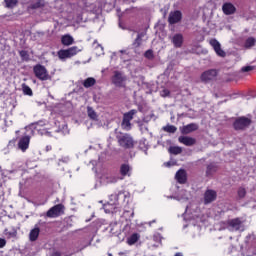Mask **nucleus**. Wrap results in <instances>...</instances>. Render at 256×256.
I'll use <instances>...</instances> for the list:
<instances>
[{
    "mask_svg": "<svg viewBox=\"0 0 256 256\" xmlns=\"http://www.w3.org/2000/svg\"><path fill=\"white\" fill-rule=\"evenodd\" d=\"M116 139L118 140L120 147H123L124 149H133V147H135V140H133V137L130 134L119 132L116 135Z\"/></svg>",
    "mask_w": 256,
    "mask_h": 256,
    "instance_id": "nucleus-1",
    "label": "nucleus"
},
{
    "mask_svg": "<svg viewBox=\"0 0 256 256\" xmlns=\"http://www.w3.org/2000/svg\"><path fill=\"white\" fill-rule=\"evenodd\" d=\"M77 53H81V49L77 46H72L68 49H61L57 52L58 59L60 61H67V59H71V57H75Z\"/></svg>",
    "mask_w": 256,
    "mask_h": 256,
    "instance_id": "nucleus-2",
    "label": "nucleus"
},
{
    "mask_svg": "<svg viewBox=\"0 0 256 256\" xmlns=\"http://www.w3.org/2000/svg\"><path fill=\"white\" fill-rule=\"evenodd\" d=\"M34 74L36 75L37 79H40V81H49V79H51L47 68L40 64L34 66Z\"/></svg>",
    "mask_w": 256,
    "mask_h": 256,
    "instance_id": "nucleus-3",
    "label": "nucleus"
},
{
    "mask_svg": "<svg viewBox=\"0 0 256 256\" xmlns=\"http://www.w3.org/2000/svg\"><path fill=\"white\" fill-rule=\"evenodd\" d=\"M65 213V206L63 204H57L50 208L46 215L47 217H50L51 219H55V217H59L60 215H63Z\"/></svg>",
    "mask_w": 256,
    "mask_h": 256,
    "instance_id": "nucleus-4",
    "label": "nucleus"
},
{
    "mask_svg": "<svg viewBox=\"0 0 256 256\" xmlns=\"http://www.w3.org/2000/svg\"><path fill=\"white\" fill-rule=\"evenodd\" d=\"M215 77H217V70L210 69L205 72H203L200 76V79L202 83H209L213 80H215Z\"/></svg>",
    "mask_w": 256,
    "mask_h": 256,
    "instance_id": "nucleus-5",
    "label": "nucleus"
},
{
    "mask_svg": "<svg viewBox=\"0 0 256 256\" xmlns=\"http://www.w3.org/2000/svg\"><path fill=\"white\" fill-rule=\"evenodd\" d=\"M249 125H251V119L246 118V117H241V118H238L234 122V129L239 131L241 129H245V128L249 127Z\"/></svg>",
    "mask_w": 256,
    "mask_h": 256,
    "instance_id": "nucleus-6",
    "label": "nucleus"
},
{
    "mask_svg": "<svg viewBox=\"0 0 256 256\" xmlns=\"http://www.w3.org/2000/svg\"><path fill=\"white\" fill-rule=\"evenodd\" d=\"M228 225L231 231H244L245 226L243 225V221L239 218L232 219L228 222Z\"/></svg>",
    "mask_w": 256,
    "mask_h": 256,
    "instance_id": "nucleus-7",
    "label": "nucleus"
},
{
    "mask_svg": "<svg viewBox=\"0 0 256 256\" xmlns=\"http://www.w3.org/2000/svg\"><path fill=\"white\" fill-rule=\"evenodd\" d=\"M125 81H127V77H125L123 73L119 71L114 72L112 82L114 83V85H116V87H123V83H125Z\"/></svg>",
    "mask_w": 256,
    "mask_h": 256,
    "instance_id": "nucleus-8",
    "label": "nucleus"
},
{
    "mask_svg": "<svg viewBox=\"0 0 256 256\" xmlns=\"http://www.w3.org/2000/svg\"><path fill=\"white\" fill-rule=\"evenodd\" d=\"M209 44L211 45V47H213L218 57H225L227 55L225 51L221 48V43H219L217 39H211Z\"/></svg>",
    "mask_w": 256,
    "mask_h": 256,
    "instance_id": "nucleus-9",
    "label": "nucleus"
},
{
    "mask_svg": "<svg viewBox=\"0 0 256 256\" xmlns=\"http://www.w3.org/2000/svg\"><path fill=\"white\" fill-rule=\"evenodd\" d=\"M29 143H31V136H22L18 141V149L25 153L29 149Z\"/></svg>",
    "mask_w": 256,
    "mask_h": 256,
    "instance_id": "nucleus-10",
    "label": "nucleus"
},
{
    "mask_svg": "<svg viewBox=\"0 0 256 256\" xmlns=\"http://www.w3.org/2000/svg\"><path fill=\"white\" fill-rule=\"evenodd\" d=\"M217 199V192L215 190H206L204 193V203L205 205H209V203H213Z\"/></svg>",
    "mask_w": 256,
    "mask_h": 256,
    "instance_id": "nucleus-11",
    "label": "nucleus"
},
{
    "mask_svg": "<svg viewBox=\"0 0 256 256\" xmlns=\"http://www.w3.org/2000/svg\"><path fill=\"white\" fill-rule=\"evenodd\" d=\"M129 195V193L125 192V191H119L118 193H114L112 195H110V203L112 205H116L117 202L119 201V199H127V196Z\"/></svg>",
    "mask_w": 256,
    "mask_h": 256,
    "instance_id": "nucleus-12",
    "label": "nucleus"
},
{
    "mask_svg": "<svg viewBox=\"0 0 256 256\" xmlns=\"http://www.w3.org/2000/svg\"><path fill=\"white\" fill-rule=\"evenodd\" d=\"M182 17H183V14H181V11H179V10L171 12L169 14V18H168L169 24L175 25V23H179V21H181Z\"/></svg>",
    "mask_w": 256,
    "mask_h": 256,
    "instance_id": "nucleus-13",
    "label": "nucleus"
},
{
    "mask_svg": "<svg viewBox=\"0 0 256 256\" xmlns=\"http://www.w3.org/2000/svg\"><path fill=\"white\" fill-rule=\"evenodd\" d=\"M222 11L224 15H235V12L237 11V8L233 3L226 2L222 5Z\"/></svg>",
    "mask_w": 256,
    "mask_h": 256,
    "instance_id": "nucleus-14",
    "label": "nucleus"
},
{
    "mask_svg": "<svg viewBox=\"0 0 256 256\" xmlns=\"http://www.w3.org/2000/svg\"><path fill=\"white\" fill-rule=\"evenodd\" d=\"M175 179L181 185L187 183V172L184 169H180L176 172Z\"/></svg>",
    "mask_w": 256,
    "mask_h": 256,
    "instance_id": "nucleus-15",
    "label": "nucleus"
},
{
    "mask_svg": "<svg viewBox=\"0 0 256 256\" xmlns=\"http://www.w3.org/2000/svg\"><path fill=\"white\" fill-rule=\"evenodd\" d=\"M179 143H182L183 145H186V147H192V145H195L197 142L195 138L189 137V136H180L178 138Z\"/></svg>",
    "mask_w": 256,
    "mask_h": 256,
    "instance_id": "nucleus-16",
    "label": "nucleus"
},
{
    "mask_svg": "<svg viewBox=\"0 0 256 256\" xmlns=\"http://www.w3.org/2000/svg\"><path fill=\"white\" fill-rule=\"evenodd\" d=\"M197 129H199V127L197 126V124H188L186 126H183V128L181 129V133L183 135H189V133H193V131H197Z\"/></svg>",
    "mask_w": 256,
    "mask_h": 256,
    "instance_id": "nucleus-17",
    "label": "nucleus"
},
{
    "mask_svg": "<svg viewBox=\"0 0 256 256\" xmlns=\"http://www.w3.org/2000/svg\"><path fill=\"white\" fill-rule=\"evenodd\" d=\"M61 43L62 45H65V47H69L75 43V39H73V36L66 34L61 37Z\"/></svg>",
    "mask_w": 256,
    "mask_h": 256,
    "instance_id": "nucleus-18",
    "label": "nucleus"
},
{
    "mask_svg": "<svg viewBox=\"0 0 256 256\" xmlns=\"http://www.w3.org/2000/svg\"><path fill=\"white\" fill-rule=\"evenodd\" d=\"M120 174L122 177H131V166L129 164H122L120 166Z\"/></svg>",
    "mask_w": 256,
    "mask_h": 256,
    "instance_id": "nucleus-19",
    "label": "nucleus"
},
{
    "mask_svg": "<svg viewBox=\"0 0 256 256\" xmlns=\"http://www.w3.org/2000/svg\"><path fill=\"white\" fill-rule=\"evenodd\" d=\"M172 43L174 45V47H181L183 45V34H175L172 37Z\"/></svg>",
    "mask_w": 256,
    "mask_h": 256,
    "instance_id": "nucleus-20",
    "label": "nucleus"
},
{
    "mask_svg": "<svg viewBox=\"0 0 256 256\" xmlns=\"http://www.w3.org/2000/svg\"><path fill=\"white\" fill-rule=\"evenodd\" d=\"M101 182L104 185H109L111 183H117V177L113 176V175H104L101 178Z\"/></svg>",
    "mask_w": 256,
    "mask_h": 256,
    "instance_id": "nucleus-21",
    "label": "nucleus"
},
{
    "mask_svg": "<svg viewBox=\"0 0 256 256\" xmlns=\"http://www.w3.org/2000/svg\"><path fill=\"white\" fill-rule=\"evenodd\" d=\"M39 233H41L39 227H35L34 229H32L29 233V240L31 242L37 241V239H39Z\"/></svg>",
    "mask_w": 256,
    "mask_h": 256,
    "instance_id": "nucleus-22",
    "label": "nucleus"
},
{
    "mask_svg": "<svg viewBox=\"0 0 256 256\" xmlns=\"http://www.w3.org/2000/svg\"><path fill=\"white\" fill-rule=\"evenodd\" d=\"M145 35V32L138 33L135 41L133 42V47H141V45H143V38Z\"/></svg>",
    "mask_w": 256,
    "mask_h": 256,
    "instance_id": "nucleus-23",
    "label": "nucleus"
},
{
    "mask_svg": "<svg viewBox=\"0 0 256 256\" xmlns=\"http://www.w3.org/2000/svg\"><path fill=\"white\" fill-rule=\"evenodd\" d=\"M139 239H141V235H139L138 233H133L132 235H130L127 238V244L135 245V243H137V241H139Z\"/></svg>",
    "mask_w": 256,
    "mask_h": 256,
    "instance_id": "nucleus-24",
    "label": "nucleus"
},
{
    "mask_svg": "<svg viewBox=\"0 0 256 256\" xmlns=\"http://www.w3.org/2000/svg\"><path fill=\"white\" fill-rule=\"evenodd\" d=\"M87 115L90 119H92V121H97V119H99V115H97V112H95L91 106L87 107Z\"/></svg>",
    "mask_w": 256,
    "mask_h": 256,
    "instance_id": "nucleus-25",
    "label": "nucleus"
},
{
    "mask_svg": "<svg viewBox=\"0 0 256 256\" xmlns=\"http://www.w3.org/2000/svg\"><path fill=\"white\" fill-rule=\"evenodd\" d=\"M135 115H137V110L132 109L130 110L128 113H125L123 116L124 121H133V117H135Z\"/></svg>",
    "mask_w": 256,
    "mask_h": 256,
    "instance_id": "nucleus-26",
    "label": "nucleus"
},
{
    "mask_svg": "<svg viewBox=\"0 0 256 256\" xmlns=\"http://www.w3.org/2000/svg\"><path fill=\"white\" fill-rule=\"evenodd\" d=\"M4 235H5V237H7V239H13V238L17 237V230H15V228H13L12 230L5 229Z\"/></svg>",
    "mask_w": 256,
    "mask_h": 256,
    "instance_id": "nucleus-27",
    "label": "nucleus"
},
{
    "mask_svg": "<svg viewBox=\"0 0 256 256\" xmlns=\"http://www.w3.org/2000/svg\"><path fill=\"white\" fill-rule=\"evenodd\" d=\"M95 83H97V80H95V78H93V77H89L86 80H84L83 86L86 89H89V87H93V85H95Z\"/></svg>",
    "mask_w": 256,
    "mask_h": 256,
    "instance_id": "nucleus-28",
    "label": "nucleus"
},
{
    "mask_svg": "<svg viewBox=\"0 0 256 256\" xmlns=\"http://www.w3.org/2000/svg\"><path fill=\"white\" fill-rule=\"evenodd\" d=\"M216 171L217 166H215L214 164H209L206 169V176L211 177V175H213V173H215Z\"/></svg>",
    "mask_w": 256,
    "mask_h": 256,
    "instance_id": "nucleus-29",
    "label": "nucleus"
},
{
    "mask_svg": "<svg viewBox=\"0 0 256 256\" xmlns=\"http://www.w3.org/2000/svg\"><path fill=\"white\" fill-rule=\"evenodd\" d=\"M255 38L249 37L244 44L245 49H251V47H255Z\"/></svg>",
    "mask_w": 256,
    "mask_h": 256,
    "instance_id": "nucleus-30",
    "label": "nucleus"
},
{
    "mask_svg": "<svg viewBox=\"0 0 256 256\" xmlns=\"http://www.w3.org/2000/svg\"><path fill=\"white\" fill-rule=\"evenodd\" d=\"M169 152L172 153V155H180V153L183 152V149L179 146H173L170 147Z\"/></svg>",
    "mask_w": 256,
    "mask_h": 256,
    "instance_id": "nucleus-31",
    "label": "nucleus"
},
{
    "mask_svg": "<svg viewBox=\"0 0 256 256\" xmlns=\"http://www.w3.org/2000/svg\"><path fill=\"white\" fill-rule=\"evenodd\" d=\"M22 91H23L24 95H29V97H31V95H33V90H31V87H29L26 84H22Z\"/></svg>",
    "mask_w": 256,
    "mask_h": 256,
    "instance_id": "nucleus-32",
    "label": "nucleus"
},
{
    "mask_svg": "<svg viewBox=\"0 0 256 256\" xmlns=\"http://www.w3.org/2000/svg\"><path fill=\"white\" fill-rule=\"evenodd\" d=\"M163 131L166 133H175L177 131V127L174 125H166L163 127Z\"/></svg>",
    "mask_w": 256,
    "mask_h": 256,
    "instance_id": "nucleus-33",
    "label": "nucleus"
},
{
    "mask_svg": "<svg viewBox=\"0 0 256 256\" xmlns=\"http://www.w3.org/2000/svg\"><path fill=\"white\" fill-rule=\"evenodd\" d=\"M4 1L8 9H13V7H15L18 3V0H4Z\"/></svg>",
    "mask_w": 256,
    "mask_h": 256,
    "instance_id": "nucleus-34",
    "label": "nucleus"
},
{
    "mask_svg": "<svg viewBox=\"0 0 256 256\" xmlns=\"http://www.w3.org/2000/svg\"><path fill=\"white\" fill-rule=\"evenodd\" d=\"M237 195L240 199H244L245 195H247V190L244 187H239Z\"/></svg>",
    "mask_w": 256,
    "mask_h": 256,
    "instance_id": "nucleus-35",
    "label": "nucleus"
},
{
    "mask_svg": "<svg viewBox=\"0 0 256 256\" xmlns=\"http://www.w3.org/2000/svg\"><path fill=\"white\" fill-rule=\"evenodd\" d=\"M122 129L125 131H131V122L128 120H122Z\"/></svg>",
    "mask_w": 256,
    "mask_h": 256,
    "instance_id": "nucleus-36",
    "label": "nucleus"
},
{
    "mask_svg": "<svg viewBox=\"0 0 256 256\" xmlns=\"http://www.w3.org/2000/svg\"><path fill=\"white\" fill-rule=\"evenodd\" d=\"M144 57H146V59H153L155 57L153 55V50H147L144 54Z\"/></svg>",
    "mask_w": 256,
    "mask_h": 256,
    "instance_id": "nucleus-37",
    "label": "nucleus"
},
{
    "mask_svg": "<svg viewBox=\"0 0 256 256\" xmlns=\"http://www.w3.org/2000/svg\"><path fill=\"white\" fill-rule=\"evenodd\" d=\"M162 239H163V237H162L161 234H159V233H156V234H154V236H153V240H154L156 243H161Z\"/></svg>",
    "mask_w": 256,
    "mask_h": 256,
    "instance_id": "nucleus-38",
    "label": "nucleus"
},
{
    "mask_svg": "<svg viewBox=\"0 0 256 256\" xmlns=\"http://www.w3.org/2000/svg\"><path fill=\"white\" fill-rule=\"evenodd\" d=\"M254 67L253 66H244L242 67L241 71L243 73H249V71H253Z\"/></svg>",
    "mask_w": 256,
    "mask_h": 256,
    "instance_id": "nucleus-39",
    "label": "nucleus"
},
{
    "mask_svg": "<svg viewBox=\"0 0 256 256\" xmlns=\"http://www.w3.org/2000/svg\"><path fill=\"white\" fill-rule=\"evenodd\" d=\"M169 90L168 89H164L160 92L161 97H169Z\"/></svg>",
    "mask_w": 256,
    "mask_h": 256,
    "instance_id": "nucleus-40",
    "label": "nucleus"
},
{
    "mask_svg": "<svg viewBox=\"0 0 256 256\" xmlns=\"http://www.w3.org/2000/svg\"><path fill=\"white\" fill-rule=\"evenodd\" d=\"M7 245V240L0 238V249H3Z\"/></svg>",
    "mask_w": 256,
    "mask_h": 256,
    "instance_id": "nucleus-41",
    "label": "nucleus"
},
{
    "mask_svg": "<svg viewBox=\"0 0 256 256\" xmlns=\"http://www.w3.org/2000/svg\"><path fill=\"white\" fill-rule=\"evenodd\" d=\"M173 199H177V201H181L183 199V191L177 197H173Z\"/></svg>",
    "mask_w": 256,
    "mask_h": 256,
    "instance_id": "nucleus-42",
    "label": "nucleus"
},
{
    "mask_svg": "<svg viewBox=\"0 0 256 256\" xmlns=\"http://www.w3.org/2000/svg\"><path fill=\"white\" fill-rule=\"evenodd\" d=\"M97 49V51H98V53L101 55H103V46H101V45H98V47L96 48Z\"/></svg>",
    "mask_w": 256,
    "mask_h": 256,
    "instance_id": "nucleus-43",
    "label": "nucleus"
},
{
    "mask_svg": "<svg viewBox=\"0 0 256 256\" xmlns=\"http://www.w3.org/2000/svg\"><path fill=\"white\" fill-rule=\"evenodd\" d=\"M60 161H62V163H69V157H63Z\"/></svg>",
    "mask_w": 256,
    "mask_h": 256,
    "instance_id": "nucleus-44",
    "label": "nucleus"
},
{
    "mask_svg": "<svg viewBox=\"0 0 256 256\" xmlns=\"http://www.w3.org/2000/svg\"><path fill=\"white\" fill-rule=\"evenodd\" d=\"M50 256H61V252H58V251L52 252Z\"/></svg>",
    "mask_w": 256,
    "mask_h": 256,
    "instance_id": "nucleus-45",
    "label": "nucleus"
},
{
    "mask_svg": "<svg viewBox=\"0 0 256 256\" xmlns=\"http://www.w3.org/2000/svg\"><path fill=\"white\" fill-rule=\"evenodd\" d=\"M51 149H52L51 145H48V146H46V148H45L46 152L51 151Z\"/></svg>",
    "mask_w": 256,
    "mask_h": 256,
    "instance_id": "nucleus-46",
    "label": "nucleus"
},
{
    "mask_svg": "<svg viewBox=\"0 0 256 256\" xmlns=\"http://www.w3.org/2000/svg\"><path fill=\"white\" fill-rule=\"evenodd\" d=\"M165 167H171V162L164 163Z\"/></svg>",
    "mask_w": 256,
    "mask_h": 256,
    "instance_id": "nucleus-47",
    "label": "nucleus"
},
{
    "mask_svg": "<svg viewBox=\"0 0 256 256\" xmlns=\"http://www.w3.org/2000/svg\"><path fill=\"white\" fill-rule=\"evenodd\" d=\"M124 3H134V0H124Z\"/></svg>",
    "mask_w": 256,
    "mask_h": 256,
    "instance_id": "nucleus-48",
    "label": "nucleus"
},
{
    "mask_svg": "<svg viewBox=\"0 0 256 256\" xmlns=\"http://www.w3.org/2000/svg\"><path fill=\"white\" fill-rule=\"evenodd\" d=\"M174 256H183V253L178 252V253H176Z\"/></svg>",
    "mask_w": 256,
    "mask_h": 256,
    "instance_id": "nucleus-49",
    "label": "nucleus"
},
{
    "mask_svg": "<svg viewBox=\"0 0 256 256\" xmlns=\"http://www.w3.org/2000/svg\"><path fill=\"white\" fill-rule=\"evenodd\" d=\"M45 133H47V131L43 130L42 132H40V135H45Z\"/></svg>",
    "mask_w": 256,
    "mask_h": 256,
    "instance_id": "nucleus-50",
    "label": "nucleus"
},
{
    "mask_svg": "<svg viewBox=\"0 0 256 256\" xmlns=\"http://www.w3.org/2000/svg\"><path fill=\"white\" fill-rule=\"evenodd\" d=\"M131 217H135V213L134 212H132Z\"/></svg>",
    "mask_w": 256,
    "mask_h": 256,
    "instance_id": "nucleus-51",
    "label": "nucleus"
},
{
    "mask_svg": "<svg viewBox=\"0 0 256 256\" xmlns=\"http://www.w3.org/2000/svg\"><path fill=\"white\" fill-rule=\"evenodd\" d=\"M152 223H155V220H153V221L149 222V225H151Z\"/></svg>",
    "mask_w": 256,
    "mask_h": 256,
    "instance_id": "nucleus-52",
    "label": "nucleus"
},
{
    "mask_svg": "<svg viewBox=\"0 0 256 256\" xmlns=\"http://www.w3.org/2000/svg\"><path fill=\"white\" fill-rule=\"evenodd\" d=\"M189 211V207H186V212Z\"/></svg>",
    "mask_w": 256,
    "mask_h": 256,
    "instance_id": "nucleus-53",
    "label": "nucleus"
},
{
    "mask_svg": "<svg viewBox=\"0 0 256 256\" xmlns=\"http://www.w3.org/2000/svg\"><path fill=\"white\" fill-rule=\"evenodd\" d=\"M23 53H25V52H20V55H23Z\"/></svg>",
    "mask_w": 256,
    "mask_h": 256,
    "instance_id": "nucleus-54",
    "label": "nucleus"
},
{
    "mask_svg": "<svg viewBox=\"0 0 256 256\" xmlns=\"http://www.w3.org/2000/svg\"><path fill=\"white\" fill-rule=\"evenodd\" d=\"M184 199H188V197L186 196V197H184Z\"/></svg>",
    "mask_w": 256,
    "mask_h": 256,
    "instance_id": "nucleus-55",
    "label": "nucleus"
},
{
    "mask_svg": "<svg viewBox=\"0 0 256 256\" xmlns=\"http://www.w3.org/2000/svg\"><path fill=\"white\" fill-rule=\"evenodd\" d=\"M120 53H123V50H121Z\"/></svg>",
    "mask_w": 256,
    "mask_h": 256,
    "instance_id": "nucleus-56",
    "label": "nucleus"
},
{
    "mask_svg": "<svg viewBox=\"0 0 256 256\" xmlns=\"http://www.w3.org/2000/svg\"><path fill=\"white\" fill-rule=\"evenodd\" d=\"M145 155H147V151H145Z\"/></svg>",
    "mask_w": 256,
    "mask_h": 256,
    "instance_id": "nucleus-57",
    "label": "nucleus"
}]
</instances>
